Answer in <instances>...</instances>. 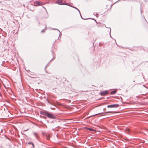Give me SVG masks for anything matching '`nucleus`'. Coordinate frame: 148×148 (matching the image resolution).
I'll return each instance as SVG.
<instances>
[{
	"instance_id": "1",
	"label": "nucleus",
	"mask_w": 148,
	"mask_h": 148,
	"mask_svg": "<svg viewBox=\"0 0 148 148\" xmlns=\"http://www.w3.org/2000/svg\"><path fill=\"white\" fill-rule=\"evenodd\" d=\"M41 114L49 118L52 119H56V117L55 115L47 111L42 112H41Z\"/></svg>"
},
{
	"instance_id": "2",
	"label": "nucleus",
	"mask_w": 148,
	"mask_h": 148,
	"mask_svg": "<svg viewBox=\"0 0 148 148\" xmlns=\"http://www.w3.org/2000/svg\"><path fill=\"white\" fill-rule=\"evenodd\" d=\"M119 105L118 104H113L108 105L107 106L108 108H113L118 107Z\"/></svg>"
},
{
	"instance_id": "3",
	"label": "nucleus",
	"mask_w": 148,
	"mask_h": 148,
	"mask_svg": "<svg viewBox=\"0 0 148 148\" xmlns=\"http://www.w3.org/2000/svg\"><path fill=\"white\" fill-rule=\"evenodd\" d=\"M100 93L102 95H105L108 94V92L107 90L103 91L101 92Z\"/></svg>"
},
{
	"instance_id": "4",
	"label": "nucleus",
	"mask_w": 148,
	"mask_h": 148,
	"mask_svg": "<svg viewBox=\"0 0 148 148\" xmlns=\"http://www.w3.org/2000/svg\"><path fill=\"white\" fill-rule=\"evenodd\" d=\"M35 4L36 6H37L41 5V3L39 1H36L35 2Z\"/></svg>"
},
{
	"instance_id": "5",
	"label": "nucleus",
	"mask_w": 148,
	"mask_h": 148,
	"mask_svg": "<svg viewBox=\"0 0 148 148\" xmlns=\"http://www.w3.org/2000/svg\"><path fill=\"white\" fill-rule=\"evenodd\" d=\"M65 4V5H68V6H70L71 7H73V8H75V9H76L80 13L79 11L77 8H76V7H74V6H71L68 3H66Z\"/></svg>"
},
{
	"instance_id": "6",
	"label": "nucleus",
	"mask_w": 148,
	"mask_h": 148,
	"mask_svg": "<svg viewBox=\"0 0 148 148\" xmlns=\"http://www.w3.org/2000/svg\"><path fill=\"white\" fill-rule=\"evenodd\" d=\"M116 92V90H113L111 92V94H115Z\"/></svg>"
},
{
	"instance_id": "7",
	"label": "nucleus",
	"mask_w": 148,
	"mask_h": 148,
	"mask_svg": "<svg viewBox=\"0 0 148 148\" xmlns=\"http://www.w3.org/2000/svg\"><path fill=\"white\" fill-rule=\"evenodd\" d=\"M62 2V1L61 0H59L58 1H57V3H58L60 4H61Z\"/></svg>"
},
{
	"instance_id": "8",
	"label": "nucleus",
	"mask_w": 148,
	"mask_h": 148,
	"mask_svg": "<svg viewBox=\"0 0 148 148\" xmlns=\"http://www.w3.org/2000/svg\"><path fill=\"white\" fill-rule=\"evenodd\" d=\"M88 130L90 131H93L94 130H93L92 129V128H87V129Z\"/></svg>"
},
{
	"instance_id": "9",
	"label": "nucleus",
	"mask_w": 148,
	"mask_h": 148,
	"mask_svg": "<svg viewBox=\"0 0 148 148\" xmlns=\"http://www.w3.org/2000/svg\"><path fill=\"white\" fill-rule=\"evenodd\" d=\"M32 143H32L31 142H29L28 143V144L31 145V144H32Z\"/></svg>"
},
{
	"instance_id": "10",
	"label": "nucleus",
	"mask_w": 148,
	"mask_h": 148,
	"mask_svg": "<svg viewBox=\"0 0 148 148\" xmlns=\"http://www.w3.org/2000/svg\"><path fill=\"white\" fill-rule=\"evenodd\" d=\"M45 31V30H42L41 31V33H43Z\"/></svg>"
},
{
	"instance_id": "11",
	"label": "nucleus",
	"mask_w": 148,
	"mask_h": 148,
	"mask_svg": "<svg viewBox=\"0 0 148 148\" xmlns=\"http://www.w3.org/2000/svg\"><path fill=\"white\" fill-rule=\"evenodd\" d=\"M34 135L35 136L37 137V136H36V135H37V134L36 133H34Z\"/></svg>"
},
{
	"instance_id": "12",
	"label": "nucleus",
	"mask_w": 148,
	"mask_h": 148,
	"mask_svg": "<svg viewBox=\"0 0 148 148\" xmlns=\"http://www.w3.org/2000/svg\"><path fill=\"white\" fill-rule=\"evenodd\" d=\"M32 145L33 148H34V144L33 143H32Z\"/></svg>"
},
{
	"instance_id": "13",
	"label": "nucleus",
	"mask_w": 148,
	"mask_h": 148,
	"mask_svg": "<svg viewBox=\"0 0 148 148\" xmlns=\"http://www.w3.org/2000/svg\"><path fill=\"white\" fill-rule=\"evenodd\" d=\"M46 138L47 139H49V137L48 136H47Z\"/></svg>"
},
{
	"instance_id": "14",
	"label": "nucleus",
	"mask_w": 148,
	"mask_h": 148,
	"mask_svg": "<svg viewBox=\"0 0 148 148\" xmlns=\"http://www.w3.org/2000/svg\"><path fill=\"white\" fill-rule=\"evenodd\" d=\"M97 14L96 16H97V17H98V14Z\"/></svg>"
},
{
	"instance_id": "15",
	"label": "nucleus",
	"mask_w": 148,
	"mask_h": 148,
	"mask_svg": "<svg viewBox=\"0 0 148 148\" xmlns=\"http://www.w3.org/2000/svg\"><path fill=\"white\" fill-rule=\"evenodd\" d=\"M110 31H111V29L110 28Z\"/></svg>"
},
{
	"instance_id": "16",
	"label": "nucleus",
	"mask_w": 148,
	"mask_h": 148,
	"mask_svg": "<svg viewBox=\"0 0 148 148\" xmlns=\"http://www.w3.org/2000/svg\"><path fill=\"white\" fill-rule=\"evenodd\" d=\"M107 113H111V112H106Z\"/></svg>"
},
{
	"instance_id": "17",
	"label": "nucleus",
	"mask_w": 148,
	"mask_h": 148,
	"mask_svg": "<svg viewBox=\"0 0 148 148\" xmlns=\"http://www.w3.org/2000/svg\"><path fill=\"white\" fill-rule=\"evenodd\" d=\"M57 30L59 31V32H60V31H59L58 29H57Z\"/></svg>"
},
{
	"instance_id": "18",
	"label": "nucleus",
	"mask_w": 148,
	"mask_h": 148,
	"mask_svg": "<svg viewBox=\"0 0 148 148\" xmlns=\"http://www.w3.org/2000/svg\"><path fill=\"white\" fill-rule=\"evenodd\" d=\"M48 102H49V103H50H50L49 102V101H48Z\"/></svg>"
}]
</instances>
